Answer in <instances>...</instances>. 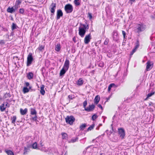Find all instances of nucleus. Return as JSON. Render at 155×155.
I'll use <instances>...</instances> for the list:
<instances>
[{"label":"nucleus","instance_id":"f257e3e1","mask_svg":"<svg viewBox=\"0 0 155 155\" xmlns=\"http://www.w3.org/2000/svg\"><path fill=\"white\" fill-rule=\"evenodd\" d=\"M135 30V31L138 34L144 31L146 28V26L142 23L137 24Z\"/></svg>","mask_w":155,"mask_h":155},{"label":"nucleus","instance_id":"f03ea898","mask_svg":"<svg viewBox=\"0 0 155 155\" xmlns=\"http://www.w3.org/2000/svg\"><path fill=\"white\" fill-rule=\"evenodd\" d=\"M87 27L86 25L81 24L79 28V34L82 38L83 37L86 32Z\"/></svg>","mask_w":155,"mask_h":155},{"label":"nucleus","instance_id":"7ed1b4c3","mask_svg":"<svg viewBox=\"0 0 155 155\" xmlns=\"http://www.w3.org/2000/svg\"><path fill=\"white\" fill-rule=\"evenodd\" d=\"M75 120V118L72 116H68L65 118L66 123L70 125L72 124Z\"/></svg>","mask_w":155,"mask_h":155},{"label":"nucleus","instance_id":"20e7f679","mask_svg":"<svg viewBox=\"0 0 155 155\" xmlns=\"http://www.w3.org/2000/svg\"><path fill=\"white\" fill-rule=\"evenodd\" d=\"M64 9L66 13H70L73 11V7L72 5L68 4L65 6Z\"/></svg>","mask_w":155,"mask_h":155},{"label":"nucleus","instance_id":"39448f33","mask_svg":"<svg viewBox=\"0 0 155 155\" xmlns=\"http://www.w3.org/2000/svg\"><path fill=\"white\" fill-rule=\"evenodd\" d=\"M56 4L55 3H52L49 7V9L51 13V15L54 14L56 8Z\"/></svg>","mask_w":155,"mask_h":155},{"label":"nucleus","instance_id":"423d86ee","mask_svg":"<svg viewBox=\"0 0 155 155\" xmlns=\"http://www.w3.org/2000/svg\"><path fill=\"white\" fill-rule=\"evenodd\" d=\"M33 58L32 56V53H29L27 59V66H28L30 65L32 63L33 61Z\"/></svg>","mask_w":155,"mask_h":155},{"label":"nucleus","instance_id":"0eeeda50","mask_svg":"<svg viewBox=\"0 0 155 155\" xmlns=\"http://www.w3.org/2000/svg\"><path fill=\"white\" fill-rule=\"evenodd\" d=\"M112 37L114 40L117 41L118 40V34L117 31L114 30L112 33Z\"/></svg>","mask_w":155,"mask_h":155},{"label":"nucleus","instance_id":"6e6552de","mask_svg":"<svg viewBox=\"0 0 155 155\" xmlns=\"http://www.w3.org/2000/svg\"><path fill=\"white\" fill-rule=\"evenodd\" d=\"M118 133L120 137L123 139L125 136V131L124 129L122 128H119L118 129Z\"/></svg>","mask_w":155,"mask_h":155},{"label":"nucleus","instance_id":"1a4fd4ad","mask_svg":"<svg viewBox=\"0 0 155 155\" xmlns=\"http://www.w3.org/2000/svg\"><path fill=\"white\" fill-rule=\"evenodd\" d=\"M91 39V34H89L85 36L84 39V43L85 44H87L90 41Z\"/></svg>","mask_w":155,"mask_h":155},{"label":"nucleus","instance_id":"9d476101","mask_svg":"<svg viewBox=\"0 0 155 155\" xmlns=\"http://www.w3.org/2000/svg\"><path fill=\"white\" fill-rule=\"evenodd\" d=\"M153 66V63L151 62L148 61L147 63L146 70L147 71L150 70Z\"/></svg>","mask_w":155,"mask_h":155},{"label":"nucleus","instance_id":"9b49d317","mask_svg":"<svg viewBox=\"0 0 155 155\" xmlns=\"http://www.w3.org/2000/svg\"><path fill=\"white\" fill-rule=\"evenodd\" d=\"M69 66V61L68 60H66L65 61L63 68L68 70Z\"/></svg>","mask_w":155,"mask_h":155},{"label":"nucleus","instance_id":"f8f14e48","mask_svg":"<svg viewBox=\"0 0 155 155\" xmlns=\"http://www.w3.org/2000/svg\"><path fill=\"white\" fill-rule=\"evenodd\" d=\"M57 19L58 20L59 19L60 17L61 16H62L63 15V13L62 12V11L60 10L59 9L57 10Z\"/></svg>","mask_w":155,"mask_h":155},{"label":"nucleus","instance_id":"ddd939ff","mask_svg":"<svg viewBox=\"0 0 155 155\" xmlns=\"http://www.w3.org/2000/svg\"><path fill=\"white\" fill-rule=\"evenodd\" d=\"M95 106L94 104L90 105L88 107L85 108L84 109L85 110L88 111H90L93 110L94 109Z\"/></svg>","mask_w":155,"mask_h":155},{"label":"nucleus","instance_id":"4468645a","mask_svg":"<svg viewBox=\"0 0 155 155\" xmlns=\"http://www.w3.org/2000/svg\"><path fill=\"white\" fill-rule=\"evenodd\" d=\"M45 87V86L43 85L42 84L41 86V87H40V92L41 94L42 95H44L45 94V90H44V88Z\"/></svg>","mask_w":155,"mask_h":155},{"label":"nucleus","instance_id":"2eb2a0df","mask_svg":"<svg viewBox=\"0 0 155 155\" xmlns=\"http://www.w3.org/2000/svg\"><path fill=\"white\" fill-rule=\"evenodd\" d=\"M33 76L34 74L31 72H29L27 74V77L28 79L31 80L33 78Z\"/></svg>","mask_w":155,"mask_h":155},{"label":"nucleus","instance_id":"dca6fc26","mask_svg":"<svg viewBox=\"0 0 155 155\" xmlns=\"http://www.w3.org/2000/svg\"><path fill=\"white\" fill-rule=\"evenodd\" d=\"M27 111V109L25 108L24 110H23L22 108L20 109V112L22 115H25L26 114Z\"/></svg>","mask_w":155,"mask_h":155},{"label":"nucleus","instance_id":"f3484780","mask_svg":"<svg viewBox=\"0 0 155 155\" xmlns=\"http://www.w3.org/2000/svg\"><path fill=\"white\" fill-rule=\"evenodd\" d=\"M78 137H76L75 138H73L71 139L70 140L68 141V142L69 143H74L78 141Z\"/></svg>","mask_w":155,"mask_h":155},{"label":"nucleus","instance_id":"a211bd4d","mask_svg":"<svg viewBox=\"0 0 155 155\" xmlns=\"http://www.w3.org/2000/svg\"><path fill=\"white\" fill-rule=\"evenodd\" d=\"M32 147L33 149L39 150L40 146L38 147L37 144L36 142L34 143L32 145Z\"/></svg>","mask_w":155,"mask_h":155},{"label":"nucleus","instance_id":"6ab92c4d","mask_svg":"<svg viewBox=\"0 0 155 155\" xmlns=\"http://www.w3.org/2000/svg\"><path fill=\"white\" fill-rule=\"evenodd\" d=\"M100 100V97L99 96L97 95L96 96L95 98L94 101L95 103L96 104H97L99 102V101Z\"/></svg>","mask_w":155,"mask_h":155},{"label":"nucleus","instance_id":"aec40b11","mask_svg":"<svg viewBox=\"0 0 155 155\" xmlns=\"http://www.w3.org/2000/svg\"><path fill=\"white\" fill-rule=\"evenodd\" d=\"M62 139H67L68 138L67 134L65 133H62Z\"/></svg>","mask_w":155,"mask_h":155},{"label":"nucleus","instance_id":"412c9836","mask_svg":"<svg viewBox=\"0 0 155 155\" xmlns=\"http://www.w3.org/2000/svg\"><path fill=\"white\" fill-rule=\"evenodd\" d=\"M67 70H66V69H65L63 68L60 72V75L61 76L64 75Z\"/></svg>","mask_w":155,"mask_h":155},{"label":"nucleus","instance_id":"4be33fe9","mask_svg":"<svg viewBox=\"0 0 155 155\" xmlns=\"http://www.w3.org/2000/svg\"><path fill=\"white\" fill-rule=\"evenodd\" d=\"M5 152L8 155H14L13 152L11 150H6Z\"/></svg>","mask_w":155,"mask_h":155},{"label":"nucleus","instance_id":"5701e85b","mask_svg":"<svg viewBox=\"0 0 155 155\" xmlns=\"http://www.w3.org/2000/svg\"><path fill=\"white\" fill-rule=\"evenodd\" d=\"M84 81L82 78H80L78 81L77 84L81 86L83 84Z\"/></svg>","mask_w":155,"mask_h":155},{"label":"nucleus","instance_id":"b1692460","mask_svg":"<svg viewBox=\"0 0 155 155\" xmlns=\"http://www.w3.org/2000/svg\"><path fill=\"white\" fill-rule=\"evenodd\" d=\"M61 48V45L59 44H58L55 47V50L57 51H59Z\"/></svg>","mask_w":155,"mask_h":155},{"label":"nucleus","instance_id":"393cba45","mask_svg":"<svg viewBox=\"0 0 155 155\" xmlns=\"http://www.w3.org/2000/svg\"><path fill=\"white\" fill-rule=\"evenodd\" d=\"M7 11L8 12L12 13L15 11V10L12 7L11 8L9 7L7 9Z\"/></svg>","mask_w":155,"mask_h":155},{"label":"nucleus","instance_id":"a878e982","mask_svg":"<svg viewBox=\"0 0 155 155\" xmlns=\"http://www.w3.org/2000/svg\"><path fill=\"white\" fill-rule=\"evenodd\" d=\"M6 107L5 106V105L4 103L2 104L0 106V110L2 111H3L5 110Z\"/></svg>","mask_w":155,"mask_h":155},{"label":"nucleus","instance_id":"bb28decb","mask_svg":"<svg viewBox=\"0 0 155 155\" xmlns=\"http://www.w3.org/2000/svg\"><path fill=\"white\" fill-rule=\"evenodd\" d=\"M11 120H12V123L13 124H15V121L16 120V116H13L11 117Z\"/></svg>","mask_w":155,"mask_h":155},{"label":"nucleus","instance_id":"cd10ccee","mask_svg":"<svg viewBox=\"0 0 155 155\" xmlns=\"http://www.w3.org/2000/svg\"><path fill=\"white\" fill-rule=\"evenodd\" d=\"M17 27H18L14 23H12V30H14L15 29H17Z\"/></svg>","mask_w":155,"mask_h":155},{"label":"nucleus","instance_id":"c85d7f7f","mask_svg":"<svg viewBox=\"0 0 155 155\" xmlns=\"http://www.w3.org/2000/svg\"><path fill=\"white\" fill-rule=\"evenodd\" d=\"M44 46L41 45H39V46L37 49L39 50L40 51H42L44 49Z\"/></svg>","mask_w":155,"mask_h":155},{"label":"nucleus","instance_id":"c756f323","mask_svg":"<svg viewBox=\"0 0 155 155\" xmlns=\"http://www.w3.org/2000/svg\"><path fill=\"white\" fill-rule=\"evenodd\" d=\"M29 90L27 87H24L23 89V91L24 93L25 94L29 92Z\"/></svg>","mask_w":155,"mask_h":155},{"label":"nucleus","instance_id":"7c9ffc66","mask_svg":"<svg viewBox=\"0 0 155 155\" xmlns=\"http://www.w3.org/2000/svg\"><path fill=\"white\" fill-rule=\"evenodd\" d=\"M31 114L32 115H35L36 114V111L34 109L31 108Z\"/></svg>","mask_w":155,"mask_h":155},{"label":"nucleus","instance_id":"2f4dec72","mask_svg":"<svg viewBox=\"0 0 155 155\" xmlns=\"http://www.w3.org/2000/svg\"><path fill=\"white\" fill-rule=\"evenodd\" d=\"M79 0H74V3L76 6H78L80 5V3L79 2Z\"/></svg>","mask_w":155,"mask_h":155},{"label":"nucleus","instance_id":"473e14b6","mask_svg":"<svg viewBox=\"0 0 155 155\" xmlns=\"http://www.w3.org/2000/svg\"><path fill=\"white\" fill-rule=\"evenodd\" d=\"M94 125L93 124L91 126H90V127H89L88 129L87 130L88 131H90L92 129H93L94 127Z\"/></svg>","mask_w":155,"mask_h":155},{"label":"nucleus","instance_id":"72a5a7b5","mask_svg":"<svg viewBox=\"0 0 155 155\" xmlns=\"http://www.w3.org/2000/svg\"><path fill=\"white\" fill-rule=\"evenodd\" d=\"M86 125L85 124H83L80 126V128L81 130H83L86 127Z\"/></svg>","mask_w":155,"mask_h":155},{"label":"nucleus","instance_id":"f704fd0d","mask_svg":"<svg viewBox=\"0 0 155 155\" xmlns=\"http://www.w3.org/2000/svg\"><path fill=\"white\" fill-rule=\"evenodd\" d=\"M46 150V148L45 147H40L39 148V150H41V151L42 152H45V151Z\"/></svg>","mask_w":155,"mask_h":155},{"label":"nucleus","instance_id":"c9c22d12","mask_svg":"<svg viewBox=\"0 0 155 155\" xmlns=\"http://www.w3.org/2000/svg\"><path fill=\"white\" fill-rule=\"evenodd\" d=\"M139 41H137L136 43V45L135 46V48L136 49H137V48L139 47Z\"/></svg>","mask_w":155,"mask_h":155},{"label":"nucleus","instance_id":"e433bc0d","mask_svg":"<svg viewBox=\"0 0 155 155\" xmlns=\"http://www.w3.org/2000/svg\"><path fill=\"white\" fill-rule=\"evenodd\" d=\"M28 148L25 147H24V152L23 153V154L25 155V154H26L27 153V152H28Z\"/></svg>","mask_w":155,"mask_h":155},{"label":"nucleus","instance_id":"4c0bfd02","mask_svg":"<svg viewBox=\"0 0 155 155\" xmlns=\"http://www.w3.org/2000/svg\"><path fill=\"white\" fill-rule=\"evenodd\" d=\"M3 103L5 105V106L6 107H9L10 106L9 104H8V103L7 102H4Z\"/></svg>","mask_w":155,"mask_h":155},{"label":"nucleus","instance_id":"58836bf2","mask_svg":"<svg viewBox=\"0 0 155 155\" xmlns=\"http://www.w3.org/2000/svg\"><path fill=\"white\" fill-rule=\"evenodd\" d=\"M51 149L50 148H46V150L45 151V153L49 152L51 153Z\"/></svg>","mask_w":155,"mask_h":155},{"label":"nucleus","instance_id":"ea45409f","mask_svg":"<svg viewBox=\"0 0 155 155\" xmlns=\"http://www.w3.org/2000/svg\"><path fill=\"white\" fill-rule=\"evenodd\" d=\"M97 115L95 114L92 116V118L93 120H94L97 118Z\"/></svg>","mask_w":155,"mask_h":155},{"label":"nucleus","instance_id":"a19ab883","mask_svg":"<svg viewBox=\"0 0 155 155\" xmlns=\"http://www.w3.org/2000/svg\"><path fill=\"white\" fill-rule=\"evenodd\" d=\"M154 92H152L151 93H149L147 95V98H148L151 96L152 95H153L154 94Z\"/></svg>","mask_w":155,"mask_h":155},{"label":"nucleus","instance_id":"79ce46f5","mask_svg":"<svg viewBox=\"0 0 155 155\" xmlns=\"http://www.w3.org/2000/svg\"><path fill=\"white\" fill-rule=\"evenodd\" d=\"M108 42L109 39H108L106 38L104 42V44L105 45H107L108 44Z\"/></svg>","mask_w":155,"mask_h":155},{"label":"nucleus","instance_id":"37998d69","mask_svg":"<svg viewBox=\"0 0 155 155\" xmlns=\"http://www.w3.org/2000/svg\"><path fill=\"white\" fill-rule=\"evenodd\" d=\"M122 33L123 35V37L124 39H125V36H126V32H125L124 31H122Z\"/></svg>","mask_w":155,"mask_h":155},{"label":"nucleus","instance_id":"c03bdc74","mask_svg":"<svg viewBox=\"0 0 155 155\" xmlns=\"http://www.w3.org/2000/svg\"><path fill=\"white\" fill-rule=\"evenodd\" d=\"M19 12L21 14H23L24 12V9L23 8H20L19 10Z\"/></svg>","mask_w":155,"mask_h":155},{"label":"nucleus","instance_id":"a18cd8bd","mask_svg":"<svg viewBox=\"0 0 155 155\" xmlns=\"http://www.w3.org/2000/svg\"><path fill=\"white\" fill-rule=\"evenodd\" d=\"M21 0H17L16 2V3L18 5H19L21 3Z\"/></svg>","mask_w":155,"mask_h":155},{"label":"nucleus","instance_id":"49530a36","mask_svg":"<svg viewBox=\"0 0 155 155\" xmlns=\"http://www.w3.org/2000/svg\"><path fill=\"white\" fill-rule=\"evenodd\" d=\"M87 104V101H85L83 103V106L84 107V108H86V106Z\"/></svg>","mask_w":155,"mask_h":155},{"label":"nucleus","instance_id":"de8ad7c7","mask_svg":"<svg viewBox=\"0 0 155 155\" xmlns=\"http://www.w3.org/2000/svg\"><path fill=\"white\" fill-rule=\"evenodd\" d=\"M5 44V42L3 40H2L0 41V44L1 45H3Z\"/></svg>","mask_w":155,"mask_h":155},{"label":"nucleus","instance_id":"09e8293b","mask_svg":"<svg viewBox=\"0 0 155 155\" xmlns=\"http://www.w3.org/2000/svg\"><path fill=\"white\" fill-rule=\"evenodd\" d=\"M137 49H136L135 48H134L133 50H132V52H131V55H132V54H134V53L135 52V51H136V50H137Z\"/></svg>","mask_w":155,"mask_h":155},{"label":"nucleus","instance_id":"8fccbe9b","mask_svg":"<svg viewBox=\"0 0 155 155\" xmlns=\"http://www.w3.org/2000/svg\"><path fill=\"white\" fill-rule=\"evenodd\" d=\"M88 17L90 19H91L92 18V14L91 13H88Z\"/></svg>","mask_w":155,"mask_h":155},{"label":"nucleus","instance_id":"3c124183","mask_svg":"<svg viewBox=\"0 0 155 155\" xmlns=\"http://www.w3.org/2000/svg\"><path fill=\"white\" fill-rule=\"evenodd\" d=\"M13 58L15 60L17 59H18V60H19V58H18V57L17 56H14L13 57Z\"/></svg>","mask_w":155,"mask_h":155},{"label":"nucleus","instance_id":"603ef678","mask_svg":"<svg viewBox=\"0 0 155 155\" xmlns=\"http://www.w3.org/2000/svg\"><path fill=\"white\" fill-rule=\"evenodd\" d=\"M111 86L109 85L108 87V91H110L111 89Z\"/></svg>","mask_w":155,"mask_h":155},{"label":"nucleus","instance_id":"864d4df0","mask_svg":"<svg viewBox=\"0 0 155 155\" xmlns=\"http://www.w3.org/2000/svg\"><path fill=\"white\" fill-rule=\"evenodd\" d=\"M25 84L27 87H28L29 85V83L28 82H25Z\"/></svg>","mask_w":155,"mask_h":155},{"label":"nucleus","instance_id":"5fc2aeb1","mask_svg":"<svg viewBox=\"0 0 155 155\" xmlns=\"http://www.w3.org/2000/svg\"><path fill=\"white\" fill-rule=\"evenodd\" d=\"M97 106L101 108L102 109V107L101 104H99Z\"/></svg>","mask_w":155,"mask_h":155},{"label":"nucleus","instance_id":"6e6d98bb","mask_svg":"<svg viewBox=\"0 0 155 155\" xmlns=\"http://www.w3.org/2000/svg\"><path fill=\"white\" fill-rule=\"evenodd\" d=\"M32 119L34 120H36L37 119V117L35 115V117L32 118Z\"/></svg>","mask_w":155,"mask_h":155},{"label":"nucleus","instance_id":"4d7b16f0","mask_svg":"<svg viewBox=\"0 0 155 155\" xmlns=\"http://www.w3.org/2000/svg\"><path fill=\"white\" fill-rule=\"evenodd\" d=\"M109 85H111V87H113L115 86V84H111Z\"/></svg>","mask_w":155,"mask_h":155},{"label":"nucleus","instance_id":"13d9d810","mask_svg":"<svg viewBox=\"0 0 155 155\" xmlns=\"http://www.w3.org/2000/svg\"><path fill=\"white\" fill-rule=\"evenodd\" d=\"M41 144H40V145L39 146H40V147H43V145L42 144V143H41Z\"/></svg>","mask_w":155,"mask_h":155},{"label":"nucleus","instance_id":"bf43d9fd","mask_svg":"<svg viewBox=\"0 0 155 155\" xmlns=\"http://www.w3.org/2000/svg\"><path fill=\"white\" fill-rule=\"evenodd\" d=\"M68 97L70 98V99H72V95H69L68 96Z\"/></svg>","mask_w":155,"mask_h":155},{"label":"nucleus","instance_id":"052dcab7","mask_svg":"<svg viewBox=\"0 0 155 155\" xmlns=\"http://www.w3.org/2000/svg\"><path fill=\"white\" fill-rule=\"evenodd\" d=\"M130 1H132L133 2H134L135 1V0H130Z\"/></svg>","mask_w":155,"mask_h":155},{"label":"nucleus","instance_id":"680f3d73","mask_svg":"<svg viewBox=\"0 0 155 155\" xmlns=\"http://www.w3.org/2000/svg\"><path fill=\"white\" fill-rule=\"evenodd\" d=\"M75 39V38H73V41H74V39Z\"/></svg>","mask_w":155,"mask_h":155},{"label":"nucleus","instance_id":"e2e57ef3","mask_svg":"<svg viewBox=\"0 0 155 155\" xmlns=\"http://www.w3.org/2000/svg\"><path fill=\"white\" fill-rule=\"evenodd\" d=\"M29 88L30 89H31V87H29Z\"/></svg>","mask_w":155,"mask_h":155},{"label":"nucleus","instance_id":"0e129e2a","mask_svg":"<svg viewBox=\"0 0 155 155\" xmlns=\"http://www.w3.org/2000/svg\"><path fill=\"white\" fill-rule=\"evenodd\" d=\"M100 155H102V153H101Z\"/></svg>","mask_w":155,"mask_h":155},{"label":"nucleus","instance_id":"69168bd1","mask_svg":"<svg viewBox=\"0 0 155 155\" xmlns=\"http://www.w3.org/2000/svg\"><path fill=\"white\" fill-rule=\"evenodd\" d=\"M2 152V151L0 150V153Z\"/></svg>","mask_w":155,"mask_h":155},{"label":"nucleus","instance_id":"338daca9","mask_svg":"<svg viewBox=\"0 0 155 155\" xmlns=\"http://www.w3.org/2000/svg\"><path fill=\"white\" fill-rule=\"evenodd\" d=\"M86 138H85L84 139H86Z\"/></svg>","mask_w":155,"mask_h":155},{"label":"nucleus","instance_id":"774afa93","mask_svg":"<svg viewBox=\"0 0 155 155\" xmlns=\"http://www.w3.org/2000/svg\"><path fill=\"white\" fill-rule=\"evenodd\" d=\"M1 27V25H0V27Z\"/></svg>","mask_w":155,"mask_h":155}]
</instances>
